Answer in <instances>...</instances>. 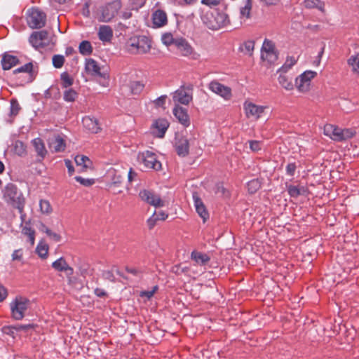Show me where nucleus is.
<instances>
[{
    "label": "nucleus",
    "mask_w": 359,
    "mask_h": 359,
    "mask_svg": "<svg viewBox=\"0 0 359 359\" xmlns=\"http://www.w3.org/2000/svg\"><path fill=\"white\" fill-rule=\"evenodd\" d=\"M48 144L51 151L54 152L63 151L66 147L65 140L60 135H54L49 139Z\"/></svg>",
    "instance_id": "obj_21"
},
{
    "label": "nucleus",
    "mask_w": 359,
    "mask_h": 359,
    "mask_svg": "<svg viewBox=\"0 0 359 359\" xmlns=\"http://www.w3.org/2000/svg\"><path fill=\"white\" fill-rule=\"evenodd\" d=\"M172 99L175 104L187 105L192 100V95L190 90L182 87L173 93Z\"/></svg>",
    "instance_id": "obj_19"
},
{
    "label": "nucleus",
    "mask_w": 359,
    "mask_h": 359,
    "mask_svg": "<svg viewBox=\"0 0 359 359\" xmlns=\"http://www.w3.org/2000/svg\"><path fill=\"white\" fill-rule=\"evenodd\" d=\"M193 200L196 212L203 219L205 222L209 217V214L199 196L194 193L193 194Z\"/></svg>",
    "instance_id": "obj_24"
},
{
    "label": "nucleus",
    "mask_w": 359,
    "mask_h": 359,
    "mask_svg": "<svg viewBox=\"0 0 359 359\" xmlns=\"http://www.w3.org/2000/svg\"><path fill=\"white\" fill-rule=\"evenodd\" d=\"M162 43L168 46L171 44H175V39L173 38V36L170 33H165L161 36Z\"/></svg>",
    "instance_id": "obj_51"
},
{
    "label": "nucleus",
    "mask_w": 359,
    "mask_h": 359,
    "mask_svg": "<svg viewBox=\"0 0 359 359\" xmlns=\"http://www.w3.org/2000/svg\"><path fill=\"white\" fill-rule=\"evenodd\" d=\"M98 37L103 42L110 41L113 36L112 29L108 25H101L98 29Z\"/></svg>",
    "instance_id": "obj_30"
},
{
    "label": "nucleus",
    "mask_w": 359,
    "mask_h": 359,
    "mask_svg": "<svg viewBox=\"0 0 359 359\" xmlns=\"http://www.w3.org/2000/svg\"><path fill=\"white\" fill-rule=\"evenodd\" d=\"M173 114L183 126H187L189 125V118L186 109L176 104L173 109Z\"/></svg>",
    "instance_id": "obj_25"
},
{
    "label": "nucleus",
    "mask_w": 359,
    "mask_h": 359,
    "mask_svg": "<svg viewBox=\"0 0 359 359\" xmlns=\"http://www.w3.org/2000/svg\"><path fill=\"white\" fill-rule=\"evenodd\" d=\"M7 297V292L5 287L0 285V302L4 301Z\"/></svg>",
    "instance_id": "obj_61"
},
{
    "label": "nucleus",
    "mask_w": 359,
    "mask_h": 359,
    "mask_svg": "<svg viewBox=\"0 0 359 359\" xmlns=\"http://www.w3.org/2000/svg\"><path fill=\"white\" fill-rule=\"evenodd\" d=\"M60 78L62 81V85L64 88H68L72 85L73 80L67 72H63L61 74Z\"/></svg>",
    "instance_id": "obj_49"
},
{
    "label": "nucleus",
    "mask_w": 359,
    "mask_h": 359,
    "mask_svg": "<svg viewBox=\"0 0 359 359\" xmlns=\"http://www.w3.org/2000/svg\"><path fill=\"white\" fill-rule=\"evenodd\" d=\"M4 199L9 205L19 210L22 222L24 221L25 215L23 213L25 198L21 191L13 184H8L4 189Z\"/></svg>",
    "instance_id": "obj_1"
},
{
    "label": "nucleus",
    "mask_w": 359,
    "mask_h": 359,
    "mask_svg": "<svg viewBox=\"0 0 359 359\" xmlns=\"http://www.w3.org/2000/svg\"><path fill=\"white\" fill-rule=\"evenodd\" d=\"M252 9V0H245V5L240 9V18L241 20H246L250 17Z\"/></svg>",
    "instance_id": "obj_34"
},
{
    "label": "nucleus",
    "mask_w": 359,
    "mask_h": 359,
    "mask_svg": "<svg viewBox=\"0 0 359 359\" xmlns=\"http://www.w3.org/2000/svg\"><path fill=\"white\" fill-rule=\"evenodd\" d=\"M255 42L254 41L249 40L245 41L242 46V51L248 55H251L254 50Z\"/></svg>",
    "instance_id": "obj_43"
},
{
    "label": "nucleus",
    "mask_w": 359,
    "mask_h": 359,
    "mask_svg": "<svg viewBox=\"0 0 359 359\" xmlns=\"http://www.w3.org/2000/svg\"><path fill=\"white\" fill-rule=\"evenodd\" d=\"M29 42L36 49L46 47L50 43L48 32L41 30L34 32L29 38Z\"/></svg>",
    "instance_id": "obj_13"
},
{
    "label": "nucleus",
    "mask_w": 359,
    "mask_h": 359,
    "mask_svg": "<svg viewBox=\"0 0 359 359\" xmlns=\"http://www.w3.org/2000/svg\"><path fill=\"white\" fill-rule=\"evenodd\" d=\"M52 267L57 272L64 273L68 279V283L71 285L73 283L72 275L74 273V269L67 264L64 257H61L53 262L52 263Z\"/></svg>",
    "instance_id": "obj_14"
},
{
    "label": "nucleus",
    "mask_w": 359,
    "mask_h": 359,
    "mask_svg": "<svg viewBox=\"0 0 359 359\" xmlns=\"http://www.w3.org/2000/svg\"><path fill=\"white\" fill-rule=\"evenodd\" d=\"M22 233L27 236L29 238V241L32 245L34 244L35 241V232L34 230L32 229L28 224H25V225L22 229Z\"/></svg>",
    "instance_id": "obj_37"
},
{
    "label": "nucleus",
    "mask_w": 359,
    "mask_h": 359,
    "mask_svg": "<svg viewBox=\"0 0 359 359\" xmlns=\"http://www.w3.org/2000/svg\"><path fill=\"white\" fill-rule=\"evenodd\" d=\"M243 109L247 118L258 120L263 116L269 107L267 106L258 105L247 100L243 103Z\"/></svg>",
    "instance_id": "obj_9"
},
{
    "label": "nucleus",
    "mask_w": 359,
    "mask_h": 359,
    "mask_svg": "<svg viewBox=\"0 0 359 359\" xmlns=\"http://www.w3.org/2000/svg\"><path fill=\"white\" fill-rule=\"evenodd\" d=\"M209 89L214 93L219 95L226 100H229L232 97L231 89L217 81H211Z\"/></svg>",
    "instance_id": "obj_18"
},
{
    "label": "nucleus",
    "mask_w": 359,
    "mask_h": 359,
    "mask_svg": "<svg viewBox=\"0 0 359 359\" xmlns=\"http://www.w3.org/2000/svg\"><path fill=\"white\" fill-rule=\"evenodd\" d=\"M250 149L253 151H259L260 147V142L258 141H250Z\"/></svg>",
    "instance_id": "obj_60"
},
{
    "label": "nucleus",
    "mask_w": 359,
    "mask_h": 359,
    "mask_svg": "<svg viewBox=\"0 0 359 359\" xmlns=\"http://www.w3.org/2000/svg\"><path fill=\"white\" fill-rule=\"evenodd\" d=\"M126 47L132 54H145L150 50L151 42L146 36H134L129 39Z\"/></svg>",
    "instance_id": "obj_3"
},
{
    "label": "nucleus",
    "mask_w": 359,
    "mask_h": 359,
    "mask_svg": "<svg viewBox=\"0 0 359 359\" xmlns=\"http://www.w3.org/2000/svg\"><path fill=\"white\" fill-rule=\"evenodd\" d=\"M45 232L50 237V238L51 240H53V241H55V242L60 241L61 236L58 233L52 231L50 229H49L47 227L45 228Z\"/></svg>",
    "instance_id": "obj_54"
},
{
    "label": "nucleus",
    "mask_w": 359,
    "mask_h": 359,
    "mask_svg": "<svg viewBox=\"0 0 359 359\" xmlns=\"http://www.w3.org/2000/svg\"><path fill=\"white\" fill-rule=\"evenodd\" d=\"M139 196L143 201L149 203L152 206L156 208L165 206V201H163L158 195L156 194L153 191L144 189L140 192Z\"/></svg>",
    "instance_id": "obj_16"
},
{
    "label": "nucleus",
    "mask_w": 359,
    "mask_h": 359,
    "mask_svg": "<svg viewBox=\"0 0 359 359\" xmlns=\"http://www.w3.org/2000/svg\"><path fill=\"white\" fill-rule=\"evenodd\" d=\"M222 0H201V4L209 7L218 6Z\"/></svg>",
    "instance_id": "obj_58"
},
{
    "label": "nucleus",
    "mask_w": 359,
    "mask_h": 359,
    "mask_svg": "<svg viewBox=\"0 0 359 359\" xmlns=\"http://www.w3.org/2000/svg\"><path fill=\"white\" fill-rule=\"evenodd\" d=\"M75 180L76 182L85 187H90L95 183V180L93 179H85L79 176L75 177Z\"/></svg>",
    "instance_id": "obj_53"
},
{
    "label": "nucleus",
    "mask_w": 359,
    "mask_h": 359,
    "mask_svg": "<svg viewBox=\"0 0 359 359\" xmlns=\"http://www.w3.org/2000/svg\"><path fill=\"white\" fill-rule=\"evenodd\" d=\"M260 187V182L257 179L250 181L247 184L248 190L250 194L256 192Z\"/></svg>",
    "instance_id": "obj_44"
},
{
    "label": "nucleus",
    "mask_w": 359,
    "mask_h": 359,
    "mask_svg": "<svg viewBox=\"0 0 359 359\" xmlns=\"http://www.w3.org/2000/svg\"><path fill=\"white\" fill-rule=\"evenodd\" d=\"M65 62V57L62 55H55L53 57V65L55 68H61Z\"/></svg>",
    "instance_id": "obj_50"
},
{
    "label": "nucleus",
    "mask_w": 359,
    "mask_h": 359,
    "mask_svg": "<svg viewBox=\"0 0 359 359\" xmlns=\"http://www.w3.org/2000/svg\"><path fill=\"white\" fill-rule=\"evenodd\" d=\"M109 173L111 174V182L107 184L109 189H111L114 194H121L122 191L118 189V187L123 181V176L116 170H113Z\"/></svg>",
    "instance_id": "obj_22"
},
{
    "label": "nucleus",
    "mask_w": 359,
    "mask_h": 359,
    "mask_svg": "<svg viewBox=\"0 0 359 359\" xmlns=\"http://www.w3.org/2000/svg\"><path fill=\"white\" fill-rule=\"evenodd\" d=\"M121 8V4L118 1L107 4L101 9L100 20L106 22L111 21L116 15Z\"/></svg>",
    "instance_id": "obj_11"
},
{
    "label": "nucleus",
    "mask_w": 359,
    "mask_h": 359,
    "mask_svg": "<svg viewBox=\"0 0 359 359\" xmlns=\"http://www.w3.org/2000/svg\"><path fill=\"white\" fill-rule=\"evenodd\" d=\"M175 150L180 156H185L189 154V142L183 136H177L175 138Z\"/></svg>",
    "instance_id": "obj_23"
},
{
    "label": "nucleus",
    "mask_w": 359,
    "mask_h": 359,
    "mask_svg": "<svg viewBox=\"0 0 359 359\" xmlns=\"http://www.w3.org/2000/svg\"><path fill=\"white\" fill-rule=\"evenodd\" d=\"M132 16V13L129 10L123 11L121 13V18L124 20H128Z\"/></svg>",
    "instance_id": "obj_62"
},
{
    "label": "nucleus",
    "mask_w": 359,
    "mask_h": 359,
    "mask_svg": "<svg viewBox=\"0 0 359 359\" xmlns=\"http://www.w3.org/2000/svg\"><path fill=\"white\" fill-rule=\"evenodd\" d=\"M20 110V106L15 99H12L11 100V107H10V114L11 116H16Z\"/></svg>",
    "instance_id": "obj_45"
},
{
    "label": "nucleus",
    "mask_w": 359,
    "mask_h": 359,
    "mask_svg": "<svg viewBox=\"0 0 359 359\" xmlns=\"http://www.w3.org/2000/svg\"><path fill=\"white\" fill-rule=\"evenodd\" d=\"M156 215V212H154V213L147 219V224L149 229H152L156 225V222L159 220L158 217Z\"/></svg>",
    "instance_id": "obj_57"
},
{
    "label": "nucleus",
    "mask_w": 359,
    "mask_h": 359,
    "mask_svg": "<svg viewBox=\"0 0 359 359\" xmlns=\"http://www.w3.org/2000/svg\"><path fill=\"white\" fill-rule=\"evenodd\" d=\"M324 135L337 142L352 138L356 133L353 128L342 129L332 124H326L323 128Z\"/></svg>",
    "instance_id": "obj_5"
},
{
    "label": "nucleus",
    "mask_w": 359,
    "mask_h": 359,
    "mask_svg": "<svg viewBox=\"0 0 359 359\" xmlns=\"http://www.w3.org/2000/svg\"><path fill=\"white\" fill-rule=\"evenodd\" d=\"M65 165L68 169V172H69V175H72L73 174L74 170V167L72 164L71 161L65 160Z\"/></svg>",
    "instance_id": "obj_63"
},
{
    "label": "nucleus",
    "mask_w": 359,
    "mask_h": 359,
    "mask_svg": "<svg viewBox=\"0 0 359 359\" xmlns=\"http://www.w3.org/2000/svg\"><path fill=\"white\" fill-rule=\"evenodd\" d=\"M175 46L182 55L191 57L193 59H197L198 57V55L194 51L191 44L186 39L182 38L175 39Z\"/></svg>",
    "instance_id": "obj_15"
},
{
    "label": "nucleus",
    "mask_w": 359,
    "mask_h": 359,
    "mask_svg": "<svg viewBox=\"0 0 359 359\" xmlns=\"http://www.w3.org/2000/svg\"><path fill=\"white\" fill-rule=\"evenodd\" d=\"M157 289H158V287L154 286L152 288V290H151L142 291L140 292V296L142 297H146L147 299H149L154 295V294L156 292Z\"/></svg>",
    "instance_id": "obj_56"
},
{
    "label": "nucleus",
    "mask_w": 359,
    "mask_h": 359,
    "mask_svg": "<svg viewBox=\"0 0 359 359\" xmlns=\"http://www.w3.org/2000/svg\"><path fill=\"white\" fill-rule=\"evenodd\" d=\"M304 5L308 8H317L320 11H323L324 8L323 3L320 0H304Z\"/></svg>",
    "instance_id": "obj_40"
},
{
    "label": "nucleus",
    "mask_w": 359,
    "mask_h": 359,
    "mask_svg": "<svg viewBox=\"0 0 359 359\" xmlns=\"http://www.w3.org/2000/svg\"><path fill=\"white\" fill-rule=\"evenodd\" d=\"M287 191L291 197L297 198L302 194V191L296 186L290 185L287 187Z\"/></svg>",
    "instance_id": "obj_52"
},
{
    "label": "nucleus",
    "mask_w": 359,
    "mask_h": 359,
    "mask_svg": "<svg viewBox=\"0 0 359 359\" xmlns=\"http://www.w3.org/2000/svg\"><path fill=\"white\" fill-rule=\"evenodd\" d=\"M79 52L84 55H89L92 53L93 48L91 44L88 41H83L79 46Z\"/></svg>",
    "instance_id": "obj_41"
},
{
    "label": "nucleus",
    "mask_w": 359,
    "mask_h": 359,
    "mask_svg": "<svg viewBox=\"0 0 359 359\" xmlns=\"http://www.w3.org/2000/svg\"><path fill=\"white\" fill-rule=\"evenodd\" d=\"M348 65L351 71L359 76V54L351 55L348 60Z\"/></svg>",
    "instance_id": "obj_35"
},
{
    "label": "nucleus",
    "mask_w": 359,
    "mask_h": 359,
    "mask_svg": "<svg viewBox=\"0 0 359 359\" xmlns=\"http://www.w3.org/2000/svg\"><path fill=\"white\" fill-rule=\"evenodd\" d=\"M297 59L293 56H289L287 57L283 65L278 69L279 73H286L297 62Z\"/></svg>",
    "instance_id": "obj_36"
},
{
    "label": "nucleus",
    "mask_w": 359,
    "mask_h": 359,
    "mask_svg": "<svg viewBox=\"0 0 359 359\" xmlns=\"http://www.w3.org/2000/svg\"><path fill=\"white\" fill-rule=\"evenodd\" d=\"M13 151L18 156H22L26 153V147L21 141H15L13 144Z\"/></svg>",
    "instance_id": "obj_42"
},
{
    "label": "nucleus",
    "mask_w": 359,
    "mask_h": 359,
    "mask_svg": "<svg viewBox=\"0 0 359 359\" xmlns=\"http://www.w3.org/2000/svg\"><path fill=\"white\" fill-rule=\"evenodd\" d=\"M77 97V93L72 88L67 89L64 92V100L67 102H74Z\"/></svg>",
    "instance_id": "obj_48"
},
{
    "label": "nucleus",
    "mask_w": 359,
    "mask_h": 359,
    "mask_svg": "<svg viewBox=\"0 0 359 359\" xmlns=\"http://www.w3.org/2000/svg\"><path fill=\"white\" fill-rule=\"evenodd\" d=\"M74 160H75V163H76L77 167L79 168L80 172L86 171L88 169L91 168L92 162L86 156L77 155L75 157Z\"/></svg>",
    "instance_id": "obj_31"
},
{
    "label": "nucleus",
    "mask_w": 359,
    "mask_h": 359,
    "mask_svg": "<svg viewBox=\"0 0 359 359\" xmlns=\"http://www.w3.org/2000/svg\"><path fill=\"white\" fill-rule=\"evenodd\" d=\"M39 208L42 214L50 215L53 212L52 206L47 200L41 199L39 201Z\"/></svg>",
    "instance_id": "obj_39"
},
{
    "label": "nucleus",
    "mask_w": 359,
    "mask_h": 359,
    "mask_svg": "<svg viewBox=\"0 0 359 359\" xmlns=\"http://www.w3.org/2000/svg\"><path fill=\"white\" fill-rule=\"evenodd\" d=\"M167 96L161 95L155 100L153 101V103L156 107H163L165 103Z\"/></svg>",
    "instance_id": "obj_55"
},
{
    "label": "nucleus",
    "mask_w": 359,
    "mask_h": 359,
    "mask_svg": "<svg viewBox=\"0 0 359 359\" xmlns=\"http://www.w3.org/2000/svg\"><path fill=\"white\" fill-rule=\"evenodd\" d=\"M191 259L195 262L196 265L205 266L210 260V256L197 250H194L191 254Z\"/></svg>",
    "instance_id": "obj_27"
},
{
    "label": "nucleus",
    "mask_w": 359,
    "mask_h": 359,
    "mask_svg": "<svg viewBox=\"0 0 359 359\" xmlns=\"http://www.w3.org/2000/svg\"><path fill=\"white\" fill-rule=\"evenodd\" d=\"M261 58L269 64L274 63L278 60V52L273 42L268 39L264 41L261 50Z\"/></svg>",
    "instance_id": "obj_10"
},
{
    "label": "nucleus",
    "mask_w": 359,
    "mask_h": 359,
    "mask_svg": "<svg viewBox=\"0 0 359 359\" xmlns=\"http://www.w3.org/2000/svg\"><path fill=\"white\" fill-rule=\"evenodd\" d=\"M278 81L279 84L285 90H291L293 89L292 80L287 75H285V73H280Z\"/></svg>",
    "instance_id": "obj_33"
},
{
    "label": "nucleus",
    "mask_w": 359,
    "mask_h": 359,
    "mask_svg": "<svg viewBox=\"0 0 359 359\" xmlns=\"http://www.w3.org/2000/svg\"><path fill=\"white\" fill-rule=\"evenodd\" d=\"M317 75L316 72L309 70L299 75L295 81V85L299 92L306 93L309 90L311 80Z\"/></svg>",
    "instance_id": "obj_12"
},
{
    "label": "nucleus",
    "mask_w": 359,
    "mask_h": 359,
    "mask_svg": "<svg viewBox=\"0 0 359 359\" xmlns=\"http://www.w3.org/2000/svg\"><path fill=\"white\" fill-rule=\"evenodd\" d=\"M27 23L33 29L43 27L46 24V14L36 8H32L27 11Z\"/></svg>",
    "instance_id": "obj_8"
},
{
    "label": "nucleus",
    "mask_w": 359,
    "mask_h": 359,
    "mask_svg": "<svg viewBox=\"0 0 359 359\" xmlns=\"http://www.w3.org/2000/svg\"><path fill=\"white\" fill-rule=\"evenodd\" d=\"M24 250L19 248L15 250L11 254V258L13 262H23Z\"/></svg>",
    "instance_id": "obj_46"
},
{
    "label": "nucleus",
    "mask_w": 359,
    "mask_h": 359,
    "mask_svg": "<svg viewBox=\"0 0 359 359\" xmlns=\"http://www.w3.org/2000/svg\"><path fill=\"white\" fill-rule=\"evenodd\" d=\"M203 21L209 29L213 30L224 27L229 23L228 15L223 12L218 11L207 13L203 18Z\"/></svg>",
    "instance_id": "obj_6"
},
{
    "label": "nucleus",
    "mask_w": 359,
    "mask_h": 359,
    "mask_svg": "<svg viewBox=\"0 0 359 359\" xmlns=\"http://www.w3.org/2000/svg\"><path fill=\"white\" fill-rule=\"evenodd\" d=\"M152 20L154 27H161L166 25L167 23V15L166 13L161 11L158 10L156 11L152 15Z\"/></svg>",
    "instance_id": "obj_28"
},
{
    "label": "nucleus",
    "mask_w": 359,
    "mask_h": 359,
    "mask_svg": "<svg viewBox=\"0 0 359 359\" xmlns=\"http://www.w3.org/2000/svg\"><path fill=\"white\" fill-rule=\"evenodd\" d=\"M295 170H296V165L294 163H289L286 166L287 174L290 176L294 175Z\"/></svg>",
    "instance_id": "obj_59"
},
{
    "label": "nucleus",
    "mask_w": 359,
    "mask_h": 359,
    "mask_svg": "<svg viewBox=\"0 0 359 359\" xmlns=\"http://www.w3.org/2000/svg\"><path fill=\"white\" fill-rule=\"evenodd\" d=\"M324 135L337 142L352 138L356 133L353 128L342 129L332 124H326L323 128Z\"/></svg>",
    "instance_id": "obj_4"
},
{
    "label": "nucleus",
    "mask_w": 359,
    "mask_h": 359,
    "mask_svg": "<svg viewBox=\"0 0 359 359\" xmlns=\"http://www.w3.org/2000/svg\"><path fill=\"white\" fill-rule=\"evenodd\" d=\"M32 144L34 147L36 153L37 154L39 160H43L48 154V151L46 149L43 140L39 137L35 138L32 141Z\"/></svg>",
    "instance_id": "obj_26"
},
{
    "label": "nucleus",
    "mask_w": 359,
    "mask_h": 359,
    "mask_svg": "<svg viewBox=\"0 0 359 359\" xmlns=\"http://www.w3.org/2000/svg\"><path fill=\"white\" fill-rule=\"evenodd\" d=\"M82 123L83 126L90 132L97 133L100 130V126L97 120L90 117L86 116L83 118Z\"/></svg>",
    "instance_id": "obj_29"
},
{
    "label": "nucleus",
    "mask_w": 359,
    "mask_h": 359,
    "mask_svg": "<svg viewBox=\"0 0 359 359\" xmlns=\"http://www.w3.org/2000/svg\"><path fill=\"white\" fill-rule=\"evenodd\" d=\"M18 62V59L15 56L11 55H4L1 60L2 67L5 70L11 69L13 67L16 65Z\"/></svg>",
    "instance_id": "obj_32"
},
{
    "label": "nucleus",
    "mask_w": 359,
    "mask_h": 359,
    "mask_svg": "<svg viewBox=\"0 0 359 359\" xmlns=\"http://www.w3.org/2000/svg\"><path fill=\"white\" fill-rule=\"evenodd\" d=\"M137 161L140 165H142L144 168L159 170L161 168V163L157 160L154 153L145 151L140 153L137 156Z\"/></svg>",
    "instance_id": "obj_7"
},
{
    "label": "nucleus",
    "mask_w": 359,
    "mask_h": 359,
    "mask_svg": "<svg viewBox=\"0 0 359 359\" xmlns=\"http://www.w3.org/2000/svg\"><path fill=\"white\" fill-rule=\"evenodd\" d=\"M157 217H158V219L159 220H165L167 219L168 215L167 213H165L164 211H158V212H156V215Z\"/></svg>",
    "instance_id": "obj_64"
},
{
    "label": "nucleus",
    "mask_w": 359,
    "mask_h": 359,
    "mask_svg": "<svg viewBox=\"0 0 359 359\" xmlns=\"http://www.w3.org/2000/svg\"><path fill=\"white\" fill-rule=\"evenodd\" d=\"M169 127L168 121L165 118L156 120L151 127V134L157 137H163Z\"/></svg>",
    "instance_id": "obj_20"
},
{
    "label": "nucleus",
    "mask_w": 359,
    "mask_h": 359,
    "mask_svg": "<svg viewBox=\"0 0 359 359\" xmlns=\"http://www.w3.org/2000/svg\"><path fill=\"white\" fill-rule=\"evenodd\" d=\"M48 249L47 244L40 242L36 246V252L41 258L46 259L48 257Z\"/></svg>",
    "instance_id": "obj_38"
},
{
    "label": "nucleus",
    "mask_w": 359,
    "mask_h": 359,
    "mask_svg": "<svg viewBox=\"0 0 359 359\" xmlns=\"http://www.w3.org/2000/svg\"><path fill=\"white\" fill-rule=\"evenodd\" d=\"M85 71L88 75L92 76L103 78L104 79L108 78L107 74L101 71V67L98 63L92 58L86 60Z\"/></svg>",
    "instance_id": "obj_17"
},
{
    "label": "nucleus",
    "mask_w": 359,
    "mask_h": 359,
    "mask_svg": "<svg viewBox=\"0 0 359 359\" xmlns=\"http://www.w3.org/2000/svg\"><path fill=\"white\" fill-rule=\"evenodd\" d=\"M32 302L22 296L15 297L10 303L11 317L16 320H22L29 311Z\"/></svg>",
    "instance_id": "obj_2"
},
{
    "label": "nucleus",
    "mask_w": 359,
    "mask_h": 359,
    "mask_svg": "<svg viewBox=\"0 0 359 359\" xmlns=\"http://www.w3.org/2000/svg\"><path fill=\"white\" fill-rule=\"evenodd\" d=\"M130 88L132 93L139 94L142 91L144 85L140 81H132L130 83Z\"/></svg>",
    "instance_id": "obj_47"
}]
</instances>
